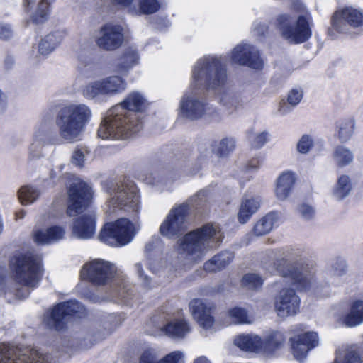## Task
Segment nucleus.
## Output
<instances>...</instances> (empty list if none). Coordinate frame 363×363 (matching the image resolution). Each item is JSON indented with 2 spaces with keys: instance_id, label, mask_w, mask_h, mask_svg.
<instances>
[{
  "instance_id": "obj_5",
  "label": "nucleus",
  "mask_w": 363,
  "mask_h": 363,
  "mask_svg": "<svg viewBox=\"0 0 363 363\" xmlns=\"http://www.w3.org/2000/svg\"><path fill=\"white\" fill-rule=\"evenodd\" d=\"M92 116L85 104H69L60 109L56 117V125L60 138L72 143L79 139Z\"/></svg>"
},
{
  "instance_id": "obj_49",
  "label": "nucleus",
  "mask_w": 363,
  "mask_h": 363,
  "mask_svg": "<svg viewBox=\"0 0 363 363\" xmlns=\"http://www.w3.org/2000/svg\"><path fill=\"white\" fill-rule=\"evenodd\" d=\"M346 272V264L342 260H337L331 265L329 274L331 277H340Z\"/></svg>"
},
{
  "instance_id": "obj_3",
  "label": "nucleus",
  "mask_w": 363,
  "mask_h": 363,
  "mask_svg": "<svg viewBox=\"0 0 363 363\" xmlns=\"http://www.w3.org/2000/svg\"><path fill=\"white\" fill-rule=\"evenodd\" d=\"M69 204L67 213L73 217L80 215L74 221L72 234L74 237L89 240L96 232V215L93 210L86 209L92 197L91 187L79 179H76L68 189Z\"/></svg>"
},
{
  "instance_id": "obj_4",
  "label": "nucleus",
  "mask_w": 363,
  "mask_h": 363,
  "mask_svg": "<svg viewBox=\"0 0 363 363\" xmlns=\"http://www.w3.org/2000/svg\"><path fill=\"white\" fill-rule=\"evenodd\" d=\"M223 238V234L218 225L206 224L180 239L178 252L189 263H197L209 250L217 248Z\"/></svg>"
},
{
  "instance_id": "obj_6",
  "label": "nucleus",
  "mask_w": 363,
  "mask_h": 363,
  "mask_svg": "<svg viewBox=\"0 0 363 363\" xmlns=\"http://www.w3.org/2000/svg\"><path fill=\"white\" fill-rule=\"evenodd\" d=\"M277 274L283 279V284L294 286L300 291L314 289L315 293H320L319 286H315V269L313 265H303L297 262L291 263L286 255L282 252L274 262Z\"/></svg>"
},
{
  "instance_id": "obj_32",
  "label": "nucleus",
  "mask_w": 363,
  "mask_h": 363,
  "mask_svg": "<svg viewBox=\"0 0 363 363\" xmlns=\"http://www.w3.org/2000/svg\"><path fill=\"white\" fill-rule=\"evenodd\" d=\"M342 323L350 328L363 323V300L352 302L349 313L342 318Z\"/></svg>"
},
{
  "instance_id": "obj_55",
  "label": "nucleus",
  "mask_w": 363,
  "mask_h": 363,
  "mask_svg": "<svg viewBox=\"0 0 363 363\" xmlns=\"http://www.w3.org/2000/svg\"><path fill=\"white\" fill-rule=\"evenodd\" d=\"M301 217L305 220H311L315 216V210L311 206L302 204L298 208Z\"/></svg>"
},
{
  "instance_id": "obj_29",
  "label": "nucleus",
  "mask_w": 363,
  "mask_h": 363,
  "mask_svg": "<svg viewBox=\"0 0 363 363\" xmlns=\"http://www.w3.org/2000/svg\"><path fill=\"white\" fill-rule=\"evenodd\" d=\"M259 197H244L242 200L240 208L238 214V221L246 223L250 217L257 211L260 207Z\"/></svg>"
},
{
  "instance_id": "obj_41",
  "label": "nucleus",
  "mask_w": 363,
  "mask_h": 363,
  "mask_svg": "<svg viewBox=\"0 0 363 363\" xmlns=\"http://www.w3.org/2000/svg\"><path fill=\"white\" fill-rule=\"evenodd\" d=\"M48 134L42 130L35 133L33 143L30 147V155L33 157L41 156V149L47 143Z\"/></svg>"
},
{
  "instance_id": "obj_12",
  "label": "nucleus",
  "mask_w": 363,
  "mask_h": 363,
  "mask_svg": "<svg viewBox=\"0 0 363 363\" xmlns=\"http://www.w3.org/2000/svg\"><path fill=\"white\" fill-rule=\"evenodd\" d=\"M361 27H363V10L358 7L347 6L337 10L332 16L328 35L335 37V31L347 33L350 28Z\"/></svg>"
},
{
  "instance_id": "obj_44",
  "label": "nucleus",
  "mask_w": 363,
  "mask_h": 363,
  "mask_svg": "<svg viewBox=\"0 0 363 363\" xmlns=\"http://www.w3.org/2000/svg\"><path fill=\"white\" fill-rule=\"evenodd\" d=\"M51 2L52 0H41L39 2L38 9L33 16V20L35 23H40L47 19Z\"/></svg>"
},
{
  "instance_id": "obj_31",
  "label": "nucleus",
  "mask_w": 363,
  "mask_h": 363,
  "mask_svg": "<svg viewBox=\"0 0 363 363\" xmlns=\"http://www.w3.org/2000/svg\"><path fill=\"white\" fill-rule=\"evenodd\" d=\"M234 258L231 252L224 251L215 255L203 264V269L208 272H215L228 265Z\"/></svg>"
},
{
  "instance_id": "obj_13",
  "label": "nucleus",
  "mask_w": 363,
  "mask_h": 363,
  "mask_svg": "<svg viewBox=\"0 0 363 363\" xmlns=\"http://www.w3.org/2000/svg\"><path fill=\"white\" fill-rule=\"evenodd\" d=\"M127 82L121 77L113 75L89 83L83 94L88 99H94L99 95L113 96L126 89Z\"/></svg>"
},
{
  "instance_id": "obj_2",
  "label": "nucleus",
  "mask_w": 363,
  "mask_h": 363,
  "mask_svg": "<svg viewBox=\"0 0 363 363\" xmlns=\"http://www.w3.org/2000/svg\"><path fill=\"white\" fill-rule=\"evenodd\" d=\"M148 103L138 91L130 92L124 100L111 108L101 122L98 135L102 139H126L143 128L138 113L146 109Z\"/></svg>"
},
{
  "instance_id": "obj_18",
  "label": "nucleus",
  "mask_w": 363,
  "mask_h": 363,
  "mask_svg": "<svg viewBox=\"0 0 363 363\" xmlns=\"http://www.w3.org/2000/svg\"><path fill=\"white\" fill-rule=\"evenodd\" d=\"M274 305L277 315L286 318L298 312L300 298L294 289L283 287L275 296Z\"/></svg>"
},
{
  "instance_id": "obj_7",
  "label": "nucleus",
  "mask_w": 363,
  "mask_h": 363,
  "mask_svg": "<svg viewBox=\"0 0 363 363\" xmlns=\"http://www.w3.org/2000/svg\"><path fill=\"white\" fill-rule=\"evenodd\" d=\"M80 277L96 286L113 283L118 288V296L123 299H128L130 295L128 284L123 276L117 273L116 267L103 259H96L86 263L81 270Z\"/></svg>"
},
{
  "instance_id": "obj_30",
  "label": "nucleus",
  "mask_w": 363,
  "mask_h": 363,
  "mask_svg": "<svg viewBox=\"0 0 363 363\" xmlns=\"http://www.w3.org/2000/svg\"><path fill=\"white\" fill-rule=\"evenodd\" d=\"M64 36L62 31H55L45 35L39 43V53L44 56L50 54L61 43Z\"/></svg>"
},
{
  "instance_id": "obj_45",
  "label": "nucleus",
  "mask_w": 363,
  "mask_h": 363,
  "mask_svg": "<svg viewBox=\"0 0 363 363\" xmlns=\"http://www.w3.org/2000/svg\"><path fill=\"white\" fill-rule=\"evenodd\" d=\"M139 178L150 185H157L164 181L162 172L158 170H145L139 175Z\"/></svg>"
},
{
  "instance_id": "obj_37",
  "label": "nucleus",
  "mask_w": 363,
  "mask_h": 363,
  "mask_svg": "<svg viewBox=\"0 0 363 363\" xmlns=\"http://www.w3.org/2000/svg\"><path fill=\"white\" fill-rule=\"evenodd\" d=\"M333 159L337 167H344L353 162L354 154L345 146L339 145L333 151Z\"/></svg>"
},
{
  "instance_id": "obj_27",
  "label": "nucleus",
  "mask_w": 363,
  "mask_h": 363,
  "mask_svg": "<svg viewBox=\"0 0 363 363\" xmlns=\"http://www.w3.org/2000/svg\"><path fill=\"white\" fill-rule=\"evenodd\" d=\"M296 178L291 172H283L277 180L275 194L279 200L284 201L290 195Z\"/></svg>"
},
{
  "instance_id": "obj_9",
  "label": "nucleus",
  "mask_w": 363,
  "mask_h": 363,
  "mask_svg": "<svg viewBox=\"0 0 363 363\" xmlns=\"http://www.w3.org/2000/svg\"><path fill=\"white\" fill-rule=\"evenodd\" d=\"M297 14L296 20L288 13L280 14L276 19V26L281 36L295 44L303 43L311 36L312 18L302 4L297 6Z\"/></svg>"
},
{
  "instance_id": "obj_56",
  "label": "nucleus",
  "mask_w": 363,
  "mask_h": 363,
  "mask_svg": "<svg viewBox=\"0 0 363 363\" xmlns=\"http://www.w3.org/2000/svg\"><path fill=\"white\" fill-rule=\"evenodd\" d=\"M147 265L150 271L157 273L165 267L166 262L162 259H152L151 258H147Z\"/></svg>"
},
{
  "instance_id": "obj_42",
  "label": "nucleus",
  "mask_w": 363,
  "mask_h": 363,
  "mask_svg": "<svg viewBox=\"0 0 363 363\" xmlns=\"http://www.w3.org/2000/svg\"><path fill=\"white\" fill-rule=\"evenodd\" d=\"M40 196V191L33 186H23L18 192L20 202L23 205H28L35 202Z\"/></svg>"
},
{
  "instance_id": "obj_16",
  "label": "nucleus",
  "mask_w": 363,
  "mask_h": 363,
  "mask_svg": "<svg viewBox=\"0 0 363 363\" xmlns=\"http://www.w3.org/2000/svg\"><path fill=\"white\" fill-rule=\"evenodd\" d=\"M189 209L187 203L173 208L160 227V233L172 238L183 233L186 228V218Z\"/></svg>"
},
{
  "instance_id": "obj_35",
  "label": "nucleus",
  "mask_w": 363,
  "mask_h": 363,
  "mask_svg": "<svg viewBox=\"0 0 363 363\" xmlns=\"http://www.w3.org/2000/svg\"><path fill=\"white\" fill-rule=\"evenodd\" d=\"M278 218V215L274 212L267 213L255 223L253 233L257 236L269 233L277 224Z\"/></svg>"
},
{
  "instance_id": "obj_57",
  "label": "nucleus",
  "mask_w": 363,
  "mask_h": 363,
  "mask_svg": "<svg viewBox=\"0 0 363 363\" xmlns=\"http://www.w3.org/2000/svg\"><path fill=\"white\" fill-rule=\"evenodd\" d=\"M294 107L295 106L290 104L287 100L281 99L279 104L278 113L281 116H285L290 113Z\"/></svg>"
},
{
  "instance_id": "obj_60",
  "label": "nucleus",
  "mask_w": 363,
  "mask_h": 363,
  "mask_svg": "<svg viewBox=\"0 0 363 363\" xmlns=\"http://www.w3.org/2000/svg\"><path fill=\"white\" fill-rule=\"evenodd\" d=\"M267 31V27L264 23H257L255 25L254 32L258 35H264Z\"/></svg>"
},
{
  "instance_id": "obj_47",
  "label": "nucleus",
  "mask_w": 363,
  "mask_h": 363,
  "mask_svg": "<svg viewBox=\"0 0 363 363\" xmlns=\"http://www.w3.org/2000/svg\"><path fill=\"white\" fill-rule=\"evenodd\" d=\"M314 144L313 138L309 135H303L298 140L296 149L301 154L308 153Z\"/></svg>"
},
{
  "instance_id": "obj_54",
  "label": "nucleus",
  "mask_w": 363,
  "mask_h": 363,
  "mask_svg": "<svg viewBox=\"0 0 363 363\" xmlns=\"http://www.w3.org/2000/svg\"><path fill=\"white\" fill-rule=\"evenodd\" d=\"M111 2L116 6H119L122 8L128 9V12L130 13H137L138 12V8L133 5L134 0H110Z\"/></svg>"
},
{
  "instance_id": "obj_59",
  "label": "nucleus",
  "mask_w": 363,
  "mask_h": 363,
  "mask_svg": "<svg viewBox=\"0 0 363 363\" xmlns=\"http://www.w3.org/2000/svg\"><path fill=\"white\" fill-rule=\"evenodd\" d=\"M261 164L262 161L259 160V158H252L246 164L245 169L246 171H256L259 168Z\"/></svg>"
},
{
  "instance_id": "obj_21",
  "label": "nucleus",
  "mask_w": 363,
  "mask_h": 363,
  "mask_svg": "<svg viewBox=\"0 0 363 363\" xmlns=\"http://www.w3.org/2000/svg\"><path fill=\"white\" fill-rule=\"evenodd\" d=\"M189 311L199 325L203 328H211L214 323L212 312L214 306L212 303L199 298H194L189 304Z\"/></svg>"
},
{
  "instance_id": "obj_19",
  "label": "nucleus",
  "mask_w": 363,
  "mask_h": 363,
  "mask_svg": "<svg viewBox=\"0 0 363 363\" xmlns=\"http://www.w3.org/2000/svg\"><path fill=\"white\" fill-rule=\"evenodd\" d=\"M230 59L235 64L247 66L252 69H260L263 61L259 51L250 44H239L231 52Z\"/></svg>"
},
{
  "instance_id": "obj_25",
  "label": "nucleus",
  "mask_w": 363,
  "mask_h": 363,
  "mask_svg": "<svg viewBox=\"0 0 363 363\" xmlns=\"http://www.w3.org/2000/svg\"><path fill=\"white\" fill-rule=\"evenodd\" d=\"M184 354L180 351H174L159 360L155 350L146 348L139 357L138 363H184Z\"/></svg>"
},
{
  "instance_id": "obj_50",
  "label": "nucleus",
  "mask_w": 363,
  "mask_h": 363,
  "mask_svg": "<svg viewBox=\"0 0 363 363\" xmlns=\"http://www.w3.org/2000/svg\"><path fill=\"white\" fill-rule=\"evenodd\" d=\"M250 140L252 142V145L255 148H260L267 142L268 133L267 132L257 133L251 136Z\"/></svg>"
},
{
  "instance_id": "obj_43",
  "label": "nucleus",
  "mask_w": 363,
  "mask_h": 363,
  "mask_svg": "<svg viewBox=\"0 0 363 363\" xmlns=\"http://www.w3.org/2000/svg\"><path fill=\"white\" fill-rule=\"evenodd\" d=\"M138 12L132 13L133 15L152 14L157 12L160 8L157 0H138Z\"/></svg>"
},
{
  "instance_id": "obj_48",
  "label": "nucleus",
  "mask_w": 363,
  "mask_h": 363,
  "mask_svg": "<svg viewBox=\"0 0 363 363\" xmlns=\"http://www.w3.org/2000/svg\"><path fill=\"white\" fill-rule=\"evenodd\" d=\"M89 153L84 147H77L72 156V163L79 167H82L86 160V156Z\"/></svg>"
},
{
  "instance_id": "obj_20",
  "label": "nucleus",
  "mask_w": 363,
  "mask_h": 363,
  "mask_svg": "<svg viewBox=\"0 0 363 363\" xmlns=\"http://www.w3.org/2000/svg\"><path fill=\"white\" fill-rule=\"evenodd\" d=\"M123 38V28L121 26L107 23L101 28L96 43L100 48L113 51L121 47Z\"/></svg>"
},
{
  "instance_id": "obj_17",
  "label": "nucleus",
  "mask_w": 363,
  "mask_h": 363,
  "mask_svg": "<svg viewBox=\"0 0 363 363\" xmlns=\"http://www.w3.org/2000/svg\"><path fill=\"white\" fill-rule=\"evenodd\" d=\"M294 335L290 337L291 351L294 357L298 361L303 360L309 350L317 347L319 344L318 335L315 332H304L302 325L296 326Z\"/></svg>"
},
{
  "instance_id": "obj_38",
  "label": "nucleus",
  "mask_w": 363,
  "mask_h": 363,
  "mask_svg": "<svg viewBox=\"0 0 363 363\" xmlns=\"http://www.w3.org/2000/svg\"><path fill=\"white\" fill-rule=\"evenodd\" d=\"M354 130V121L352 118L340 120L337 124V135L342 143L348 141Z\"/></svg>"
},
{
  "instance_id": "obj_22",
  "label": "nucleus",
  "mask_w": 363,
  "mask_h": 363,
  "mask_svg": "<svg viewBox=\"0 0 363 363\" xmlns=\"http://www.w3.org/2000/svg\"><path fill=\"white\" fill-rule=\"evenodd\" d=\"M65 235L64 228L52 226L46 229L35 226L32 237L38 245H48L62 240Z\"/></svg>"
},
{
  "instance_id": "obj_58",
  "label": "nucleus",
  "mask_w": 363,
  "mask_h": 363,
  "mask_svg": "<svg viewBox=\"0 0 363 363\" xmlns=\"http://www.w3.org/2000/svg\"><path fill=\"white\" fill-rule=\"evenodd\" d=\"M13 35V30L9 25L0 24V39L8 40Z\"/></svg>"
},
{
  "instance_id": "obj_26",
  "label": "nucleus",
  "mask_w": 363,
  "mask_h": 363,
  "mask_svg": "<svg viewBox=\"0 0 363 363\" xmlns=\"http://www.w3.org/2000/svg\"><path fill=\"white\" fill-rule=\"evenodd\" d=\"M140 61L137 50L129 47L123 50L114 65V70L120 74H126Z\"/></svg>"
},
{
  "instance_id": "obj_53",
  "label": "nucleus",
  "mask_w": 363,
  "mask_h": 363,
  "mask_svg": "<svg viewBox=\"0 0 363 363\" xmlns=\"http://www.w3.org/2000/svg\"><path fill=\"white\" fill-rule=\"evenodd\" d=\"M303 98V91L294 89L291 90L287 96V101L292 106H297Z\"/></svg>"
},
{
  "instance_id": "obj_23",
  "label": "nucleus",
  "mask_w": 363,
  "mask_h": 363,
  "mask_svg": "<svg viewBox=\"0 0 363 363\" xmlns=\"http://www.w3.org/2000/svg\"><path fill=\"white\" fill-rule=\"evenodd\" d=\"M286 341L285 334L280 330L266 331L261 337V353L272 354L281 349Z\"/></svg>"
},
{
  "instance_id": "obj_46",
  "label": "nucleus",
  "mask_w": 363,
  "mask_h": 363,
  "mask_svg": "<svg viewBox=\"0 0 363 363\" xmlns=\"http://www.w3.org/2000/svg\"><path fill=\"white\" fill-rule=\"evenodd\" d=\"M263 281V279L259 274L255 273L247 274L242 279V285L249 289H256L261 287Z\"/></svg>"
},
{
  "instance_id": "obj_52",
  "label": "nucleus",
  "mask_w": 363,
  "mask_h": 363,
  "mask_svg": "<svg viewBox=\"0 0 363 363\" xmlns=\"http://www.w3.org/2000/svg\"><path fill=\"white\" fill-rule=\"evenodd\" d=\"M208 195V191L206 189H203L199 191L196 195L191 197L189 201L191 203V205L192 206L194 204L196 206H199L207 201ZM186 203L189 204V206H190V204L188 202Z\"/></svg>"
},
{
  "instance_id": "obj_15",
  "label": "nucleus",
  "mask_w": 363,
  "mask_h": 363,
  "mask_svg": "<svg viewBox=\"0 0 363 363\" xmlns=\"http://www.w3.org/2000/svg\"><path fill=\"white\" fill-rule=\"evenodd\" d=\"M0 363H49V357L30 348H11L0 345Z\"/></svg>"
},
{
  "instance_id": "obj_61",
  "label": "nucleus",
  "mask_w": 363,
  "mask_h": 363,
  "mask_svg": "<svg viewBox=\"0 0 363 363\" xmlns=\"http://www.w3.org/2000/svg\"><path fill=\"white\" fill-rule=\"evenodd\" d=\"M160 244V240L158 238H154L150 240L146 245L145 247V251L147 252H152L157 246Z\"/></svg>"
},
{
  "instance_id": "obj_51",
  "label": "nucleus",
  "mask_w": 363,
  "mask_h": 363,
  "mask_svg": "<svg viewBox=\"0 0 363 363\" xmlns=\"http://www.w3.org/2000/svg\"><path fill=\"white\" fill-rule=\"evenodd\" d=\"M134 268L142 284L145 287H148L150 284L151 279L147 275L145 274L143 264L140 262H137L135 264Z\"/></svg>"
},
{
  "instance_id": "obj_40",
  "label": "nucleus",
  "mask_w": 363,
  "mask_h": 363,
  "mask_svg": "<svg viewBox=\"0 0 363 363\" xmlns=\"http://www.w3.org/2000/svg\"><path fill=\"white\" fill-rule=\"evenodd\" d=\"M228 318H229L230 323L232 324H251L253 322L252 317H250L247 311L240 307H235L231 308L228 312Z\"/></svg>"
},
{
  "instance_id": "obj_10",
  "label": "nucleus",
  "mask_w": 363,
  "mask_h": 363,
  "mask_svg": "<svg viewBox=\"0 0 363 363\" xmlns=\"http://www.w3.org/2000/svg\"><path fill=\"white\" fill-rule=\"evenodd\" d=\"M10 268L14 274L16 283L23 287H36L43 275L41 257L32 252L12 257Z\"/></svg>"
},
{
  "instance_id": "obj_62",
  "label": "nucleus",
  "mask_w": 363,
  "mask_h": 363,
  "mask_svg": "<svg viewBox=\"0 0 363 363\" xmlns=\"http://www.w3.org/2000/svg\"><path fill=\"white\" fill-rule=\"evenodd\" d=\"M15 296L18 298H24L29 295V291L27 289L16 288L13 291Z\"/></svg>"
},
{
  "instance_id": "obj_33",
  "label": "nucleus",
  "mask_w": 363,
  "mask_h": 363,
  "mask_svg": "<svg viewBox=\"0 0 363 363\" xmlns=\"http://www.w3.org/2000/svg\"><path fill=\"white\" fill-rule=\"evenodd\" d=\"M352 189V183L350 176L342 174L337 178L332 191V196L335 199L340 201L348 196Z\"/></svg>"
},
{
  "instance_id": "obj_36",
  "label": "nucleus",
  "mask_w": 363,
  "mask_h": 363,
  "mask_svg": "<svg viewBox=\"0 0 363 363\" xmlns=\"http://www.w3.org/2000/svg\"><path fill=\"white\" fill-rule=\"evenodd\" d=\"M334 363H361L357 347L342 345L337 351Z\"/></svg>"
},
{
  "instance_id": "obj_11",
  "label": "nucleus",
  "mask_w": 363,
  "mask_h": 363,
  "mask_svg": "<svg viewBox=\"0 0 363 363\" xmlns=\"http://www.w3.org/2000/svg\"><path fill=\"white\" fill-rule=\"evenodd\" d=\"M133 229L128 219L121 218L115 223H106L99 233V239L111 246H123L133 240Z\"/></svg>"
},
{
  "instance_id": "obj_34",
  "label": "nucleus",
  "mask_w": 363,
  "mask_h": 363,
  "mask_svg": "<svg viewBox=\"0 0 363 363\" xmlns=\"http://www.w3.org/2000/svg\"><path fill=\"white\" fill-rule=\"evenodd\" d=\"M217 94H223L221 101L223 104L226 106L234 107L237 109L243 106L246 103V99L240 93H231L229 91L228 86V77L226 76V84L225 86L220 91H214Z\"/></svg>"
},
{
  "instance_id": "obj_24",
  "label": "nucleus",
  "mask_w": 363,
  "mask_h": 363,
  "mask_svg": "<svg viewBox=\"0 0 363 363\" xmlns=\"http://www.w3.org/2000/svg\"><path fill=\"white\" fill-rule=\"evenodd\" d=\"M191 328L187 320L184 317H174L167 320V323L162 328L168 337L174 339L184 338L190 333Z\"/></svg>"
},
{
  "instance_id": "obj_1",
  "label": "nucleus",
  "mask_w": 363,
  "mask_h": 363,
  "mask_svg": "<svg viewBox=\"0 0 363 363\" xmlns=\"http://www.w3.org/2000/svg\"><path fill=\"white\" fill-rule=\"evenodd\" d=\"M225 67L223 59L215 56H206L196 62L190 87L179 103L180 114L183 117L196 120L206 117L213 111L201 93L205 89L220 91L225 87Z\"/></svg>"
},
{
  "instance_id": "obj_63",
  "label": "nucleus",
  "mask_w": 363,
  "mask_h": 363,
  "mask_svg": "<svg viewBox=\"0 0 363 363\" xmlns=\"http://www.w3.org/2000/svg\"><path fill=\"white\" fill-rule=\"evenodd\" d=\"M7 104L6 96L0 89V111L5 109Z\"/></svg>"
},
{
  "instance_id": "obj_64",
  "label": "nucleus",
  "mask_w": 363,
  "mask_h": 363,
  "mask_svg": "<svg viewBox=\"0 0 363 363\" xmlns=\"http://www.w3.org/2000/svg\"><path fill=\"white\" fill-rule=\"evenodd\" d=\"M5 65L7 67V68H9L12 66V65L14 63V59L13 57L11 56H8L6 57V58L5 59Z\"/></svg>"
},
{
  "instance_id": "obj_14",
  "label": "nucleus",
  "mask_w": 363,
  "mask_h": 363,
  "mask_svg": "<svg viewBox=\"0 0 363 363\" xmlns=\"http://www.w3.org/2000/svg\"><path fill=\"white\" fill-rule=\"evenodd\" d=\"M85 309L78 301L70 300L58 303L45 318L46 324L56 330H60L72 316L80 317Z\"/></svg>"
},
{
  "instance_id": "obj_8",
  "label": "nucleus",
  "mask_w": 363,
  "mask_h": 363,
  "mask_svg": "<svg viewBox=\"0 0 363 363\" xmlns=\"http://www.w3.org/2000/svg\"><path fill=\"white\" fill-rule=\"evenodd\" d=\"M108 198L104 206L108 216L121 211L138 213L140 209V196L135 184L124 180L112 184L108 190Z\"/></svg>"
},
{
  "instance_id": "obj_39",
  "label": "nucleus",
  "mask_w": 363,
  "mask_h": 363,
  "mask_svg": "<svg viewBox=\"0 0 363 363\" xmlns=\"http://www.w3.org/2000/svg\"><path fill=\"white\" fill-rule=\"evenodd\" d=\"M235 148V140L233 138H224L215 143L212 151L219 157H225Z\"/></svg>"
},
{
  "instance_id": "obj_28",
  "label": "nucleus",
  "mask_w": 363,
  "mask_h": 363,
  "mask_svg": "<svg viewBox=\"0 0 363 363\" xmlns=\"http://www.w3.org/2000/svg\"><path fill=\"white\" fill-rule=\"evenodd\" d=\"M235 346L247 352L261 353V337L256 334H240L233 340Z\"/></svg>"
}]
</instances>
